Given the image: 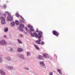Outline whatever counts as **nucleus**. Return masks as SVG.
Here are the masks:
<instances>
[{"label":"nucleus","instance_id":"1","mask_svg":"<svg viewBox=\"0 0 75 75\" xmlns=\"http://www.w3.org/2000/svg\"><path fill=\"white\" fill-rule=\"evenodd\" d=\"M43 33L41 31H40L39 32V33L38 35L36 33H31V35L32 37H34L35 36L36 37H38V38H41L42 37V36L41 35H42Z\"/></svg>","mask_w":75,"mask_h":75},{"label":"nucleus","instance_id":"2","mask_svg":"<svg viewBox=\"0 0 75 75\" xmlns=\"http://www.w3.org/2000/svg\"><path fill=\"white\" fill-rule=\"evenodd\" d=\"M7 15H8V16L7 18V21H11V20H13V17L11 16V15H10L9 13L8 12L6 11L5 12V13H4L3 14V16H5V17H6V16H7Z\"/></svg>","mask_w":75,"mask_h":75},{"label":"nucleus","instance_id":"3","mask_svg":"<svg viewBox=\"0 0 75 75\" xmlns=\"http://www.w3.org/2000/svg\"><path fill=\"white\" fill-rule=\"evenodd\" d=\"M0 18L1 20V23L2 24H6V19L3 17H1Z\"/></svg>","mask_w":75,"mask_h":75},{"label":"nucleus","instance_id":"4","mask_svg":"<svg viewBox=\"0 0 75 75\" xmlns=\"http://www.w3.org/2000/svg\"><path fill=\"white\" fill-rule=\"evenodd\" d=\"M52 33L54 35H56L57 37H58V36L59 35V33L58 32L55 31V30H53L52 31Z\"/></svg>","mask_w":75,"mask_h":75},{"label":"nucleus","instance_id":"5","mask_svg":"<svg viewBox=\"0 0 75 75\" xmlns=\"http://www.w3.org/2000/svg\"><path fill=\"white\" fill-rule=\"evenodd\" d=\"M6 44H7V42H6L4 40H3L1 41V45H6Z\"/></svg>","mask_w":75,"mask_h":75},{"label":"nucleus","instance_id":"6","mask_svg":"<svg viewBox=\"0 0 75 75\" xmlns=\"http://www.w3.org/2000/svg\"><path fill=\"white\" fill-rule=\"evenodd\" d=\"M38 40H36V43H37L38 44H40V42L41 41V38H38Z\"/></svg>","mask_w":75,"mask_h":75},{"label":"nucleus","instance_id":"7","mask_svg":"<svg viewBox=\"0 0 75 75\" xmlns=\"http://www.w3.org/2000/svg\"><path fill=\"white\" fill-rule=\"evenodd\" d=\"M24 27V25L23 24H21L20 25V28L19 30H20L21 31H23V29H21L20 28H21L22 27Z\"/></svg>","mask_w":75,"mask_h":75},{"label":"nucleus","instance_id":"8","mask_svg":"<svg viewBox=\"0 0 75 75\" xmlns=\"http://www.w3.org/2000/svg\"><path fill=\"white\" fill-rule=\"evenodd\" d=\"M17 51L18 52H22V51H23V50L22 49V48H20L18 49Z\"/></svg>","mask_w":75,"mask_h":75},{"label":"nucleus","instance_id":"9","mask_svg":"<svg viewBox=\"0 0 75 75\" xmlns=\"http://www.w3.org/2000/svg\"><path fill=\"white\" fill-rule=\"evenodd\" d=\"M38 58L39 59H43V57H42V56L40 55L38 57Z\"/></svg>","mask_w":75,"mask_h":75},{"label":"nucleus","instance_id":"10","mask_svg":"<svg viewBox=\"0 0 75 75\" xmlns=\"http://www.w3.org/2000/svg\"><path fill=\"white\" fill-rule=\"evenodd\" d=\"M43 55L44 57V58H46L47 57V56L48 55V54H46L45 53H44L43 54Z\"/></svg>","mask_w":75,"mask_h":75},{"label":"nucleus","instance_id":"11","mask_svg":"<svg viewBox=\"0 0 75 75\" xmlns=\"http://www.w3.org/2000/svg\"><path fill=\"white\" fill-rule=\"evenodd\" d=\"M0 73L2 75H5V73L3 71L1 70H0Z\"/></svg>","mask_w":75,"mask_h":75},{"label":"nucleus","instance_id":"12","mask_svg":"<svg viewBox=\"0 0 75 75\" xmlns=\"http://www.w3.org/2000/svg\"><path fill=\"white\" fill-rule=\"evenodd\" d=\"M34 46H35V48L37 50H40V48L37 46V45H34Z\"/></svg>","mask_w":75,"mask_h":75},{"label":"nucleus","instance_id":"13","mask_svg":"<svg viewBox=\"0 0 75 75\" xmlns=\"http://www.w3.org/2000/svg\"><path fill=\"white\" fill-rule=\"evenodd\" d=\"M15 25V23H14V22H13L11 23V26L13 27V26H14Z\"/></svg>","mask_w":75,"mask_h":75},{"label":"nucleus","instance_id":"14","mask_svg":"<svg viewBox=\"0 0 75 75\" xmlns=\"http://www.w3.org/2000/svg\"><path fill=\"white\" fill-rule=\"evenodd\" d=\"M40 64H41V65H42L43 66L45 67V64H44V62H41L40 63Z\"/></svg>","mask_w":75,"mask_h":75},{"label":"nucleus","instance_id":"15","mask_svg":"<svg viewBox=\"0 0 75 75\" xmlns=\"http://www.w3.org/2000/svg\"><path fill=\"white\" fill-rule=\"evenodd\" d=\"M16 25H19V21H16Z\"/></svg>","mask_w":75,"mask_h":75},{"label":"nucleus","instance_id":"16","mask_svg":"<svg viewBox=\"0 0 75 75\" xmlns=\"http://www.w3.org/2000/svg\"><path fill=\"white\" fill-rule=\"evenodd\" d=\"M8 28H5L4 29L5 32H7V31H8Z\"/></svg>","mask_w":75,"mask_h":75},{"label":"nucleus","instance_id":"17","mask_svg":"<svg viewBox=\"0 0 75 75\" xmlns=\"http://www.w3.org/2000/svg\"><path fill=\"white\" fill-rule=\"evenodd\" d=\"M28 28H29L30 29V28H33V27L32 26H31L30 25H28Z\"/></svg>","mask_w":75,"mask_h":75},{"label":"nucleus","instance_id":"18","mask_svg":"<svg viewBox=\"0 0 75 75\" xmlns=\"http://www.w3.org/2000/svg\"><path fill=\"white\" fill-rule=\"evenodd\" d=\"M16 16L17 17H20V15H19V14L17 13H16Z\"/></svg>","mask_w":75,"mask_h":75},{"label":"nucleus","instance_id":"19","mask_svg":"<svg viewBox=\"0 0 75 75\" xmlns=\"http://www.w3.org/2000/svg\"><path fill=\"white\" fill-rule=\"evenodd\" d=\"M18 41L19 43H20V44H22V42H21V40H20L18 39Z\"/></svg>","mask_w":75,"mask_h":75},{"label":"nucleus","instance_id":"20","mask_svg":"<svg viewBox=\"0 0 75 75\" xmlns=\"http://www.w3.org/2000/svg\"><path fill=\"white\" fill-rule=\"evenodd\" d=\"M30 30L31 31H34V29H33V28H30Z\"/></svg>","mask_w":75,"mask_h":75},{"label":"nucleus","instance_id":"21","mask_svg":"<svg viewBox=\"0 0 75 75\" xmlns=\"http://www.w3.org/2000/svg\"><path fill=\"white\" fill-rule=\"evenodd\" d=\"M25 29L26 30V31H28V28L27 27H25Z\"/></svg>","mask_w":75,"mask_h":75},{"label":"nucleus","instance_id":"22","mask_svg":"<svg viewBox=\"0 0 75 75\" xmlns=\"http://www.w3.org/2000/svg\"><path fill=\"white\" fill-rule=\"evenodd\" d=\"M41 45H44V42H40Z\"/></svg>","mask_w":75,"mask_h":75},{"label":"nucleus","instance_id":"23","mask_svg":"<svg viewBox=\"0 0 75 75\" xmlns=\"http://www.w3.org/2000/svg\"><path fill=\"white\" fill-rule=\"evenodd\" d=\"M27 56H29V55H30V53L29 52H27Z\"/></svg>","mask_w":75,"mask_h":75},{"label":"nucleus","instance_id":"24","mask_svg":"<svg viewBox=\"0 0 75 75\" xmlns=\"http://www.w3.org/2000/svg\"><path fill=\"white\" fill-rule=\"evenodd\" d=\"M57 71H58V72H59H59H60L61 70H60L58 69L57 70Z\"/></svg>","mask_w":75,"mask_h":75},{"label":"nucleus","instance_id":"25","mask_svg":"<svg viewBox=\"0 0 75 75\" xmlns=\"http://www.w3.org/2000/svg\"><path fill=\"white\" fill-rule=\"evenodd\" d=\"M20 17H21V18L22 19H23V20H24V18H23V16H20Z\"/></svg>","mask_w":75,"mask_h":75},{"label":"nucleus","instance_id":"26","mask_svg":"<svg viewBox=\"0 0 75 75\" xmlns=\"http://www.w3.org/2000/svg\"><path fill=\"white\" fill-rule=\"evenodd\" d=\"M2 62V59H0V62Z\"/></svg>","mask_w":75,"mask_h":75},{"label":"nucleus","instance_id":"27","mask_svg":"<svg viewBox=\"0 0 75 75\" xmlns=\"http://www.w3.org/2000/svg\"><path fill=\"white\" fill-rule=\"evenodd\" d=\"M50 75H52V72H51L50 73Z\"/></svg>","mask_w":75,"mask_h":75},{"label":"nucleus","instance_id":"28","mask_svg":"<svg viewBox=\"0 0 75 75\" xmlns=\"http://www.w3.org/2000/svg\"><path fill=\"white\" fill-rule=\"evenodd\" d=\"M4 37H5V38H7V36L6 35H4Z\"/></svg>","mask_w":75,"mask_h":75},{"label":"nucleus","instance_id":"29","mask_svg":"<svg viewBox=\"0 0 75 75\" xmlns=\"http://www.w3.org/2000/svg\"><path fill=\"white\" fill-rule=\"evenodd\" d=\"M59 73H60V74H61V75H62V72H61V71H60V72H59Z\"/></svg>","mask_w":75,"mask_h":75},{"label":"nucleus","instance_id":"30","mask_svg":"<svg viewBox=\"0 0 75 75\" xmlns=\"http://www.w3.org/2000/svg\"><path fill=\"white\" fill-rule=\"evenodd\" d=\"M10 51H13V49H11Z\"/></svg>","mask_w":75,"mask_h":75},{"label":"nucleus","instance_id":"31","mask_svg":"<svg viewBox=\"0 0 75 75\" xmlns=\"http://www.w3.org/2000/svg\"><path fill=\"white\" fill-rule=\"evenodd\" d=\"M13 69V67H10L9 68V69Z\"/></svg>","mask_w":75,"mask_h":75},{"label":"nucleus","instance_id":"32","mask_svg":"<svg viewBox=\"0 0 75 75\" xmlns=\"http://www.w3.org/2000/svg\"><path fill=\"white\" fill-rule=\"evenodd\" d=\"M26 69H27V70H28V69H28V68H27Z\"/></svg>","mask_w":75,"mask_h":75},{"label":"nucleus","instance_id":"33","mask_svg":"<svg viewBox=\"0 0 75 75\" xmlns=\"http://www.w3.org/2000/svg\"><path fill=\"white\" fill-rule=\"evenodd\" d=\"M21 37H23V35H21Z\"/></svg>","mask_w":75,"mask_h":75},{"label":"nucleus","instance_id":"34","mask_svg":"<svg viewBox=\"0 0 75 75\" xmlns=\"http://www.w3.org/2000/svg\"><path fill=\"white\" fill-rule=\"evenodd\" d=\"M4 6H5V8H6V5H4Z\"/></svg>","mask_w":75,"mask_h":75},{"label":"nucleus","instance_id":"35","mask_svg":"<svg viewBox=\"0 0 75 75\" xmlns=\"http://www.w3.org/2000/svg\"><path fill=\"white\" fill-rule=\"evenodd\" d=\"M0 44H1V41H0Z\"/></svg>","mask_w":75,"mask_h":75},{"label":"nucleus","instance_id":"36","mask_svg":"<svg viewBox=\"0 0 75 75\" xmlns=\"http://www.w3.org/2000/svg\"><path fill=\"white\" fill-rule=\"evenodd\" d=\"M24 33H25V34H27V33H26L25 32Z\"/></svg>","mask_w":75,"mask_h":75},{"label":"nucleus","instance_id":"37","mask_svg":"<svg viewBox=\"0 0 75 75\" xmlns=\"http://www.w3.org/2000/svg\"><path fill=\"white\" fill-rule=\"evenodd\" d=\"M22 59H24V57L22 58Z\"/></svg>","mask_w":75,"mask_h":75},{"label":"nucleus","instance_id":"38","mask_svg":"<svg viewBox=\"0 0 75 75\" xmlns=\"http://www.w3.org/2000/svg\"><path fill=\"white\" fill-rule=\"evenodd\" d=\"M37 33H38V31H37Z\"/></svg>","mask_w":75,"mask_h":75},{"label":"nucleus","instance_id":"39","mask_svg":"<svg viewBox=\"0 0 75 75\" xmlns=\"http://www.w3.org/2000/svg\"><path fill=\"white\" fill-rule=\"evenodd\" d=\"M11 59H10V60H10Z\"/></svg>","mask_w":75,"mask_h":75}]
</instances>
